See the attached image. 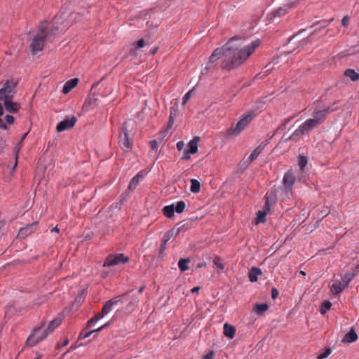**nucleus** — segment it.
Masks as SVG:
<instances>
[{
  "instance_id": "obj_13",
  "label": "nucleus",
  "mask_w": 359,
  "mask_h": 359,
  "mask_svg": "<svg viewBox=\"0 0 359 359\" xmlns=\"http://www.w3.org/2000/svg\"><path fill=\"white\" fill-rule=\"evenodd\" d=\"M283 184L287 191H290L295 182V176L292 172H287L283 177Z\"/></svg>"
},
{
  "instance_id": "obj_52",
  "label": "nucleus",
  "mask_w": 359,
  "mask_h": 359,
  "mask_svg": "<svg viewBox=\"0 0 359 359\" xmlns=\"http://www.w3.org/2000/svg\"><path fill=\"white\" fill-rule=\"evenodd\" d=\"M52 231L59 232V229L56 226L52 229Z\"/></svg>"
},
{
  "instance_id": "obj_22",
  "label": "nucleus",
  "mask_w": 359,
  "mask_h": 359,
  "mask_svg": "<svg viewBox=\"0 0 359 359\" xmlns=\"http://www.w3.org/2000/svg\"><path fill=\"white\" fill-rule=\"evenodd\" d=\"M305 134H306V133L304 131V130H303L302 126L300 125L299 128L291 134L289 139L297 142Z\"/></svg>"
},
{
  "instance_id": "obj_49",
  "label": "nucleus",
  "mask_w": 359,
  "mask_h": 359,
  "mask_svg": "<svg viewBox=\"0 0 359 359\" xmlns=\"http://www.w3.org/2000/svg\"><path fill=\"white\" fill-rule=\"evenodd\" d=\"M172 124H173V119H172V118L170 116V117L169 122H168V126H169V127H171Z\"/></svg>"
},
{
  "instance_id": "obj_12",
  "label": "nucleus",
  "mask_w": 359,
  "mask_h": 359,
  "mask_svg": "<svg viewBox=\"0 0 359 359\" xmlns=\"http://www.w3.org/2000/svg\"><path fill=\"white\" fill-rule=\"evenodd\" d=\"M76 121V118L72 117L71 118H67L60 122L57 126V131L62 132L74 127Z\"/></svg>"
},
{
  "instance_id": "obj_15",
  "label": "nucleus",
  "mask_w": 359,
  "mask_h": 359,
  "mask_svg": "<svg viewBox=\"0 0 359 359\" xmlns=\"http://www.w3.org/2000/svg\"><path fill=\"white\" fill-rule=\"evenodd\" d=\"M36 224L37 223L34 222L26 226L25 227L21 228L19 231L18 236L20 238H25L26 236L36 230Z\"/></svg>"
},
{
  "instance_id": "obj_39",
  "label": "nucleus",
  "mask_w": 359,
  "mask_h": 359,
  "mask_svg": "<svg viewBox=\"0 0 359 359\" xmlns=\"http://www.w3.org/2000/svg\"><path fill=\"white\" fill-rule=\"evenodd\" d=\"M193 92V89L187 92L182 98V104H185L191 97V94Z\"/></svg>"
},
{
  "instance_id": "obj_7",
  "label": "nucleus",
  "mask_w": 359,
  "mask_h": 359,
  "mask_svg": "<svg viewBox=\"0 0 359 359\" xmlns=\"http://www.w3.org/2000/svg\"><path fill=\"white\" fill-rule=\"evenodd\" d=\"M50 334L45 328L42 327L35 328L30 336L28 337L27 340V343L33 346L38 344L39 341L44 339L47 336Z\"/></svg>"
},
{
  "instance_id": "obj_14",
  "label": "nucleus",
  "mask_w": 359,
  "mask_h": 359,
  "mask_svg": "<svg viewBox=\"0 0 359 359\" xmlns=\"http://www.w3.org/2000/svg\"><path fill=\"white\" fill-rule=\"evenodd\" d=\"M331 111H332V109H330V108L316 111L313 114V117L311 118L314 121H316L317 123L320 125L321 123H323L327 114Z\"/></svg>"
},
{
  "instance_id": "obj_47",
  "label": "nucleus",
  "mask_w": 359,
  "mask_h": 359,
  "mask_svg": "<svg viewBox=\"0 0 359 359\" xmlns=\"http://www.w3.org/2000/svg\"><path fill=\"white\" fill-rule=\"evenodd\" d=\"M214 263H215V265H216L219 269H224V266L223 265V264H222V263H220V262H217V261H216V260H215V261H214Z\"/></svg>"
},
{
  "instance_id": "obj_40",
  "label": "nucleus",
  "mask_w": 359,
  "mask_h": 359,
  "mask_svg": "<svg viewBox=\"0 0 359 359\" xmlns=\"http://www.w3.org/2000/svg\"><path fill=\"white\" fill-rule=\"evenodd\" d=\"M170 237L168 236L166 239L163 240L160 246V254H163L167 245V242L168 241Z\"/></svg>"
},
{
  "instance_id": "obj_5",
  "label": "nucleus",
  "mask_w": 359,
  "mask_h": 359,
  "mask_svg": "<svg viewBox=\"0 0 359 359\" xmlns=\"http://www.w3.org/2000/svg\"><path fill=\"white\" fill-rule=\"evenodd\" d=\"M255 117V114L252 112L248 113L245 116H244L236 124L234 127L229 128L226 131V135L228 137L237 136L242 131H243L249 123L252 121L253 118Z\"/></svg>"
},
{
  "instance_id": "obj_34",
  "label": "nucleus",
  "mask_w": 359,
  "mask_h": 359,
  "mask_svg": "<svg viewBox=\"0 0 359 359\" xmlns=\"http://www.w3.org/2000/svg\"><path fill=\"white\" fill-rule=\"evenodd\" d=\"M266 214L267 213L265 210H259L257 215L256 223H264L265 222V217Z\"/></svg>"
},
{
  "instance_id": "obj_3",
  "label": "nucleus",
  "mask_w": 359,
  "mask_h": 359,
  "mask_svg": "<svg viewBox=\"0 0 359 359\" xmlns=\"http://www.w3.org/2000/svg\"><path fill=\"white\" fill-rule=\"evenodd\" d=\"M1 101L3 102V104L0 102V128L7 130L8 128V125L13 124L15 118L13 116L7 114L3 120L1 116L4 114V107L7 112L15 114L20 110L21 105L16 102H13V98L4 99Z\"/></svg>"
},
{
  "instance_id": "obj_6",
  "label": "nucleus",
  "mask_w": 359,
  "mask_h": 359,
  "mask_svg": "<svg viewBox=\"0 0 359 359\" xmlns=\"http://www.w3.org/2000/svg\"><path fill=\"white\" fill-rule=\"evenodd\" d=\"M18 81L13 79L7 80L0 89V100L13 98L14 94L16 93V87Z\"/></svg>"
},
{
  "instance_id": "obj_48",
  "label": "nucleus",
  "mask_w": 359,
  "mask_h": 359,
  "mask_svg": "<svg viewBox=\"0 0 359 359\" xmlns=\"http://www.w3.org/2000/svg\"><path fill=\"white\" fill-rule=\"evenodd\" d=\"M200 290V287L197 286V287H193L191 290V292H198Z\"/></svg>"
},
{
  "instance_id": "obj_51",
  "label": "nucleus",
  "mask_w": 359,
  "mask_h": 359,
  "mask_svg": "<svg viewBox=\"0 0 359 359\" xmlns=\"http://www.w3.org/2000/svg\"><path fill=\"white\" fill-rule=\"evenodd\" d=\"M144 286L141 287L139 289L138 292H139V293H141V292L144 290Z\"/></svg>"
},
{
  "instance_id": "obj_54",
  "label": "nucleus",
  "mask_w": 359,
  "mask_h": 359,
  "mask_svg": "<svg viewBox=\"0 0 359 359\" xmlns=\"http://www.w3.org/2000/svg\"><path fill=\"white\" fill-rule=\"evenodd\" d=\"M356 270L357 271L355 272L356 273L359 272V264L356 266Z\"/></svg>"
},
{
  "instance_id": "obj_53",
  "label": "nucleus",
  "mask_w": 359,
  "mask_h": 359,
  "mask_svg": "<svg viewBox=\"0 0 359 359\" xmlns=\"http://www.w3.org/2000/svg\"><path fill=\"white\" fill-rule=\"evenodd\" d=\"M34 359H41V355L39 354H36Z\"/></svg>"
},
{
  "instance_id": "obj_43",
  "label": "nucleus",
  "mask_w": 359,
  "mask_h": 359,
  "mask_svg": "<svg viewBox=\"0 0 359 359\" xmlns=\"http://www.w3.org/2000/svg\"><path fill=\"white\" fill-rule=\"evenodd\" d=\"M150 146L151 149L156 150L158 148V143L156 140H152L150 142Z\"/></svg>"
},
{
  "instance_id": "obj_35",
  "label": "nucleus",
  "mask_w": 359,
  "mask_h": 359,
  "mask_svg": "<svg viewBox=\"0 0 359 359\" xmlns=\"http://www.w3.org/2000/svg\"><path fill=\"white\" fill-rule=\"evenodd\" d=\"M185 207H186V204H185L184 201H177L176 205H175V211L177 213H182L184 211Z\"/></svg>"
},
{
  "instance_id": "obj_27",
  "label": "nucleus",
  "mask_w": 359,
  "mask_h": 359,
  "mask_svg": "<svg viewBox=\"0 0 359 359\" xmlns=\"http://www.w3.org/2000/svg\"><path fill=\"white\" fill-rule=\"evenodd\" d=\"M262 274L260 269L257 267H252L249 272V280L251 282H256L257 280V276Z\"/></svg>"
},
{
  "instance_id": "obj_8",
  "label": "nucleus",
  "mask_w": 359,
  "mask_h": 359,
  "mask_svg": "<svg viewBox=\"0 0 359 359\" xmlns=\"http://www.w3.org/2000/svg\"><path fill=\"white\" fill-rule=\"evenodd\" d=\"M128 257L125 256L123 253L109 255L104 263V266H111L128 262Z\"/></svg>"
},
{
  "instance_id": "obj_21",
  "label": "nucleus",
  "mask_w": 359,
  "mask_h": 359,
  "mask_svg": "<svg viewBox=\"0 0 359 359\" xmlns=\"http://www.w3.org/2000/svg\"><path fill=\"white\" fill-rule=\"evenodd\" d=\"M358 339V335L353 328H351L350 331L345 334L342 339L343 343H352Z\"/></svg>"
},
{
  "instance_id": "obj_4",
  "label": "nucleus",
  "mask_w": 359,
  "mask_h": 359,
  "mask_svg": "<svg viewBox=\"0 0 359 359\" xmlns=\"http://www.w3.org/2000/svg\"><path fill=\"white\" fill-rule=\"evenodd\" d=\"M119 300L118 299H110L107 301L103 306L102 313L100 314H98L93 318H91V334H93L95 332L100 331L102 329H103L104 327L108 325L109 323H106L99 327L93 328L94 326L95 323L102 318L104 316L108 314L111 310L112 307L114 305L118 304Z\"/></svg>"
},
{
  "instance_id": "obj_46",
  "label": "nucleus",
  "mask_w": 359,
  "mask_h": 359,
  "mask_svg": "<svg viewBox=\"0 0 359 359\" xmlns=\"http://www.w3.org/2000/svg\"><path fill=\"white\" fill-rule=\"evenodd\" d=\"M137 46L138 48H143L145 46V41L143 39L139 40L137 42Z\"/></svg>"
},
{
  "instance_id": "obj_33",
  "label": "nucleus",
  "mask_w": 359,
  "mask_h": 359,
  "mask_svg": "<svg viewBox=\"0 0 359 359\" xmlns=\"http://www.w3.org/2000/svg\"><path fill=\"white\" fill-rule=\"evenodd\" d=\"M255 312L257 314H262L268 309V305L266 304H255Z\"/></svg>"
},
{
  "instance_id": "obj_32",
  "label": "nucleus",
  "mask_w": 359,
  "mask_h": 359,
  "mask_svg": "<svg viewBox=\"0 0 359 359\" xmlns=\"http://www.w3.org/2000/svg\"><path fill=\"white\" fill-rule=\"evenodd\" d=\"M356 276V273H347L342 277L341 281L346 284V287L348 285L349 282L354 278Z\"/></svg>"
},
{
  "instance_id": "obj_50",
  "label": "nucleus",
  "mask_w": 359,
  "mask_h": 359,
  "mask_svg": "<svg viewBox=\"0 0 359 359\" xmlns=\"http://www.w3.org/2000/svg\"><path fill=\"white\" fill-rule=\"evenodd\" d=\"M69 343V341L67 339H65V341H63V344L61 345L62 346H67Z\"/></svg>"
},
{
  "instance_id": "obj_1",
  "label": "nucleus",
  "mask_w": 359,
  "mask_h": 359,
  "mask_svg": "<svg viewBox=\"0 0 359 359\" xmlns=\"http://www.w3.org/2000/svg\"><path fill=\"white\" fill-rule=\"evenodd\" d=\"M244 40L240 38H232L224 46L216 48L211 56L208 63L201 74H204L212 67V64L216 60L223 58L222 67L231 69L242 65L254 52L260 43L259 39L253 41L250 44L245 46Z\"/></svg>"
},
{
  "instance_id": "obj_45",
  "label": "nucleus",
  "mask_w": 359,
  "mask_h": 359,
  "mask_svg": "<svg viewBox=\"0 0 359 359\" xmlns=\"http://www.w3.org/2000/svg\"><path fill=\"white\" fill-rule=\"evenodd\" d=\"M278 291L276 288H273L271 290V297L273 299H276L278 295Z\"/></svg>"
},
{
  "instance_id": "obj_19",
  "label": "nucleus",
  "mask_w": 359,
  "mask_h": 359,
  "mask_svg": "<svg viewBox=\"0 0 359 359\" xmlns=\"http://www.w3.org/2000/svg\"><path fill=\"white\" fill-rule=\"evenodd\" d=\"M78 82H79V79L76 78H74V79L67 81L65 83L62 92L64 94L69 93L74 87L76 86V85L78 84Z\"/></svg>"
},
{
  "instance_id": "obj_16",
  "label": "nucleus",
  "mask_w": 359,
  "mask_h": 359,
  "mask_svg": "<svg viewBox=\"0 0 359 359\" xmlns=\"http://www.w3.org/2000/svg\"><path fill=\"white\" fill-rule=\"evenodd\" d=\"M87 294V290L84 289L81 291V292L77 295L74 302L72 304V307L73 310H77L80 305L83 303L85 299V297Z\"/></svg>"
},
{
  "instance_id": "obj_18",
  "label": "nucleus",
  "mask_w": 359,
  "mask_h": 359,
  "mask_svg": "<svg viewBox=\"0 0 359 359\" xmlns=\"http://www.w3.org/2000/svg\"><path fill=\"white\" fill-rule=\"evenodd\" d=\"M302 128L304 131L308 133L313 128H316L319 125L316 121L313 120L311 118L306 120L303 123L301 124Z\"/></svg>"
},
{
  "instance_id": "obj_57",
  "label": "nucleus",
  "mask_w": 359,
  "mask_h": 359,
  "mask_svg": "<svg viewBox=\"0 0 359 359\" xmlns=\"http://www.w3.org/2000/svg\"><path fill=\"white\" fill-rule=\"evenodd\" d=\"M27 135V134H25L24 135H22V139L25 138V137Z\"/></svg>"
},
{
  "instance_id": "obj_28",
  "label": "nucleus",
  "mask_w": 359,
  "mask_h": 359,
  "mask_svg": "<svg viewBox=\"0 0 359 359\" xmlns=\"http://www.w3.org/2000/svg\"><path fill=\"white\" fill-rule=\"evenodd\" d=\"M344 75L349 77L351 81H355L359 79V74L352 69H348L344 72Z\"/></svg>"
},
{
  "instance_id": "obj_11",
  "label": "nucleus",
  "mask_w": 359,
  "mask_h": 359,
  "mask_svg": "<svg viewBox=\"0 0 359 359\" xmlns=\"http://www.w3.org/2000/svg\"><path fill=\"white\" fill-rule=\"evenodd\" d=\"M146 175V172H144V170H141L136 175H135L131 180L128 187V191H134L139 184V183L144 178Z\"/></svg>"
},
{
  "instance_id": "obj_17",
  "label": "nucleus",
  "mask_w": 359,
  "mask_h": 359,
  "mask_svg": "<svg viewBox=\"0 0 359 359\" xmlns=\"http://www.w3.org/2000/svg\"><path fill=\"white\" fill-rule=\"evenodd\" d=\"M292 6V4H286L282 7H280L279 8H278L277 10H276L275 11H273V13H271L270 19L271 20L276 17L280 18L283 15H285L287 13L288 9L290 8H291Z\"/></svg>"
},
{
  "instance_id": "obj_23",
  "label": "nucleus",
  "mask_w": 359,
  "mask_h": 359,
  "mask_svg": "<svg viewBox=\"0 0 359 359\" xmlns=\"http://www.w3.org/2000/svg\"><path fill=\"white\" fill-rule=\"evenodd\" d=\"M346 287V284L342 281L336 280L331 285V290L335 294H339Z\"/></svg>"
},
{
  "instance_id": "obj_9",
  "label": "nucleus",
  "mask_w": 359,
  "mask_h": 359,
  "mask_svg": "<svg viewBox=\"0 0 359 359\" xmlns=\"http://www.w3.org/2000/svg\"><path fill=\"white\" fill-rule=\"evenodd\" d=\"M199 141V137H195L189 141L187 146L188 149L184 150L183 152L182 160H188L191 154H194L198 151V144Z\"/></svg>"
},
{
  "instance_id": "obj_2",
  "label": "nucleus",
  "mask_w": 359,
  "mask_h": 359,
  "mask_svg": "<svg viewBox=\"0 0 359 359\" xmlns=\"http://www.w3.org/2000/svg\"><path fill=\"white\" fill-rule=\"evenodd\" d=\"M67 25H63V21L60 17L56 16L52 22V28L48 31L46 25L41 24L38 32L30 36L29 48L32 54L41 51L45 46L46 38L50 34H56L63 32L67 28Z\"/></svg>"
},
{
  "instance_id": "obj_36",
  "label": "nucleus",
  "mask_w": 359,
  "mask_h": 359,
  "mask_svg": "<svg viewBox=\"0 0 359 359\" xmlns=\"http://www.w3.org/2000/svg\"><path fill=\"white\" fill-rule=\"evenodd\" d=\"M332 303L329 301H327L323 304L320 308V313L323 315H325L327 311L331 309Z\"/></svg>"
},
{
  "instance_id": "obj_37",
  "label": "nucleus",
  "mask_w": 359,
  "mask_h": 359,
  "mask_svg": "<svg viewBox=\"0 0 359 359\" xmlns=\"http://www.w3.org/2000/svg\"><path fill=\"white\" fill-rule=\"evenodd\" d=\"M307 164V158L305 156H300L298 159V165L302 171L304 170V168Z\"/></svg>"
},
{
  "instance_id": "obj_41",
  "label": "nucleus",
  "mask_w": 359,
  "mask_h": 359,
  "mask_svg": "<svg viewBox=\"0 0 359 359\" xmlns=\"http://www.w3.org/2000/svg\"><path fill=\"white\" fill-rule=\"evenodd\" d=\"M348 22H349V18L348 15H345L344 16V18H342L341 20V25L344 26V27H348Z\"/></svg>"
},
{
  "instance_id": "obj_56",
  "label": "nucleus",
  "mask_w": 359,
  "mask_h": 359,
  "mask_svg": "<svg viewBox=\"0 0 359 359\" xmlns=\"http://www.w3.org/2000/svg\"><path fill=\"white\" fill-rule=\"evenodd\" d=\"M156 48L155 50H153L152 53L154 54L156 53Z\"/></svg>"
},
{
  "instance_id": "obj_25",
  "label": "nucleus",
  "mask_w": 359,
  "mask_h": 359,
  "mask_svg": "<svg viewBox=\"0 0 359 359\" xmlns=\"http://www.w3.org/2000/svg\"><path fill=\"white\" fill-rule=\"evenodd\" d=\"M264 146L261 144L257 147L250 155L249 158L247 161V165H248L252 161H253L262 152Z\"/></svg>"
},
{
  "instance_id": "obj_10",
  "label": "nucleus",
  "mask_w": 359,
  "mask_h": 359,
  "mask_svg": "<svg viewBox=\"0 0 359 359\" xmlns=\"http://www.w3.org/2000/svg\"><path fill=\"white\" fill-rule=\"evenodd\" d=\"M119 145L124 151H129L131 149V142L128 137V130L126 128H122L120 135Z\"/></svg>"
},
{
  "instance_id": "obj_30",
  "label": "nucleus",
  "mask_w": 359,
  "mask_h": 359,
  "mask_svg": "<svg viewBox=\"0 0 359 359\" xmlns=\"http://www.w3.org/2000/svg\"><path fill=\"white\" fill-rule=\"evenodd\" d=\"M89 326H90V320H88L87 321L86 327L81 332L79 337V340H81V339H86L90 336Z\"/></svg>"
},
{
  "instance_id": "obj_24",
  "label": "nucleus",
  "mask_w": 359,
  "mask_h": 359,
  "mask_svg": "<svg viewBox=\"0 0 359 359\" xmlns=\"http://www.w3.org/2000/svg\"><path fill=\"white\" fill-rule=\"evenodd\" d=\"M62 323V318L60 317H57L53 320H51L48 327L45 328L47 330L49 334L52 333Z\"/></svg>"
},
{
  "instance_id": "obj_42",
  "label": "nucleus",
  "mask_w": 359,
  "mask_h": 359,
  "mask_svg": "<svg viewBox=\"0 0 359 359\" xmlns=\"http://www.w3.org/2000/svg\"><path fill=\"white\" fill-rule=\"evenodd\" d=\"M214 358V352L210 351L207 354L202 356V359H213Z\"/></svg>"
},
{
  "instance_id": "obj_31",
  "label": "nucleus",
  "mask_w": 359,
  "mask_h": 359,
  "mask_svg": "<svg viewBox=\"0 0 359 359\" xmlns=\"http://www.w3.org/2000/svg\"><path fill=\"white\" fill-rule=\"evenodd\" d=\"M190 260L189 259H180L178 262V266L182 271H186L189 269L188 264Z\"/></svg>"
},
{
  "instance_id": "obj_29",
  "label": "nucleus",
  "mask_w": 359,
  "mask_h": 359,
  "mask_svg": "<svg viewBox=\"0 0 359 359\" xmlns=\"http://www.w3.org/2000/svg\"><path fill=\"white\" fill-rule=\"evenodd\" d=\"M200 189H201L200 182L196 179H191V187H190L191 191L192 193L196 194L200 191Z\"/></svg>"
},
{
  "instance_id": "obj_20",
  "label": "nucleus",
  "mask_w": 359,
  "mask_h": 359,
  "mask_svg": "<svg viewBox=\"0 0 359 359\" xmlns=\"http://www.w3.org/2000/svg\"><path fill=\"white\" fill-rule=\"evenodd\" d=\"M236 334V328L234 326L231 325L228 323L224 325V334L225 337L231 339L234 337Z\"/></svg>"
},
{
  "instance_id": "obj_26",
  "label": "nucleus",
  "mask_w": 359,
  "mask_h": 359,
  "mask_svg": "<svg viewBox=\"0 0 359 359\" xmlns=\"http://www.w3.org/2000/svg\"><path fill=\"white\" fill-rule=\"evenodd\" d=\"M162 212L167 218H172L175 213V204L165 206L162 210Z\"/></svg>"
},
{
  "instance_id": "obj_38",
  "label": "nucleus",
  "mask_w": 359,
  "mask_h": 359,
  "mask_svg": "<svg viewBox=\"0 0 359 359\" xmlns=\"http://www.w3.org/2000/svg\"><path fill=\"white\" fill-rule=\"evenodd\" d=\"M332 353V349L328 348L325 349L322 353H320L317 359H325L327 358Z\"/></svg>"
},
{
  "instance_id": "obj_44",
  "label": "nucleus",
  "mask_w": 359,
  "mask_h": 359,
  "mask_svg": "<svg viewBox=\"0 0 359 359\" xmlns=\"http://www.w3.org/2000/svg\"><path fill=\"white\" fill-rule=\"evenodd\" d=\"M176 147H177V149L179 150V151H182L184 149V144L183 142L182 141H180L177 143L176 144Z\"/></svg>"
},
{
  "instance_id": "obj_55",
  "label": "nucleus",
  "mask_w": 359,
  "mask_h": 359,
  "mask_svg": "<svg viewBox=\"0 0 359 359\" xmlns=\"http://www.w3.org/2000/svg\"><path fill=\"white\" fill-rule=\"evenodd\" d=\"M300 273H302V275H304V276H305V274H306V273H305V272H304V271H300Z\"/></svg>"
}]
</instances>
